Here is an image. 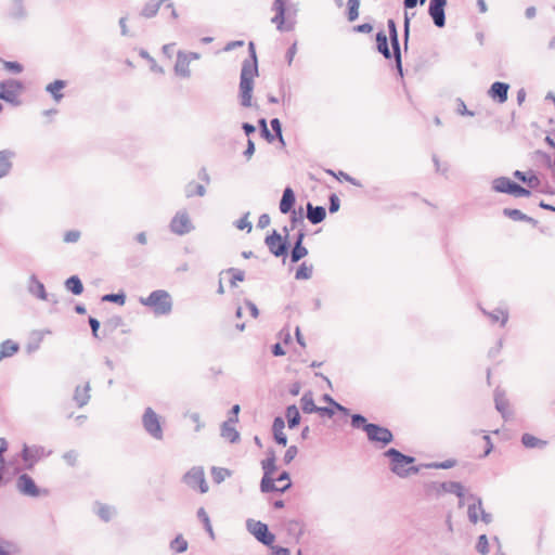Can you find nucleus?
Listing matches in <instances>:
<instances>
[{"label": "nucleus", "instance_id": "obj_4", "mask_svg": "<svg viewBox=\"0 0 555 555\" xmlns=\"http://www.w3.org/2000/svg\"><path fill=\"white\" fill-rule=\"evenodd\" d=\"M141 423L146 434L153 439L157 441L164 439V421L151 406L144 410V413L141 416Z\"/></svg>", "mask_w": 555, "mask_h": 555}, {"label": "nucleus", "instance_id": "obj_59", "mask_svg": "<svg viewBox=\"0 0 555 555\" xmlns=\"http://www.w3.org/2000/svg\"><path fill=\"white\" fill-rule=\"evenodd\" d=\"M476 550L482 555H487L489 553V542L486 534L479 535Z\"/></svg>", "mask_w": 555, "mask_h": 555}, {"label": "nucleus", "instance_id": "obj_61", "mask_svg": "<svg viewBox=\"0 0 555 555\" xmlns=\"http://www.w3.org/2000/svg\"><path fill=\"white\" fill-rule=\"evenodd\" d=\"M323 400L334 406L337 411L344 413L345 415L349 414V409L336 402L330 395H323Z\"/></svg>", "mask_w": 555, "mask_h": 555}, {"label": "nucleus", "instance_id": "obj_24", "mask_svg": "<svg viewBox=\"0 0 555 555\" xmlns=\"http://www.w3.org/2000/svg\"><path fill=\"white\" fill-rule=\"evenodd\" d=\"M292 487V483H286L283 487L279 488L275 485V479L272 476L263 475L260 481V490L263 493L270 492H286Z\"/></svg>", "mask_w": 555, "mask_h": 555}, {"label": "nucleus", "instance_id": "obj_41", "mask_svg": "<svg viewBox=\"0 0 555 555\" xmlns=\"http://www.w3.org/2000/svg\"><path fill=\"white\" fill-rule=\"evenodd\" d=\"M184 193L188 198H191L195 195L204 196L206 194V189L203 184L191 181L185 185Z\"/></svg>", "mask_w": 555, "mask_h": 555}, {"label": "nucleus", "instance_id": "obj_28", "mask_svg": "<svg viewBox=\"0 0 555 555\" xmlns=\"http://www.w3.org/2000/svg\"><path fill=\"white\" fill-rule=\"evenodd\" d=\"M307 218L312 224H319L326 218V210L323 206H313L307 203Z\"/></svg>", "mask_w": 555, "mask_h": 555}, {"label": "nucleus", "instance_id": "obj_54", "mask_svg": "<svg viewBox=\"0 0 555 555\" xmlns=\"http://www.w3.org/2000/svg\"><path fill=\"white\" fill-rule=\"evenodd\" d=\"M102 301L114 302L121 306L126 301V294L124 292L106 294L102 296Z\"/></svg>", "mask_w": 555, "mask_h": 555}, {"label": "nucleus", "instance_id": "obj_56", "mask_svg": "<svg viewBox=\"0 0 555 555\" xmlns=\"http://www.w3.org/2000/svg\"><path fill=\"white\" fill-rule=\"evenodd\" d=\"M271 128L273 130V134L275 139H278L283 145H285V141L282 133V122L279 118H272L270 121Z\"/></svg>", "mask_w": 555, "mask_h": 555}, {"label": "nucleus", "instance_id": "obj_21", "mask_svg": "<svg viewBox=\"0 0 555 555\" xmlns=\"http://www.w3.org/2000/svg\"><path fill=\"white\" fill-rule=\"evenodd\" d=\"M15 157V152L12 150H1L0 151V179L7 177L13 167V158Z\"/></svg>", "mask_w": 555, "mask_h": 555}, {"label": "nucleus", "instance_id": "obj_23", "mask_svg": "<svg viewBox=\"0 0 555 555\" xmlns=\"http://www.w3.org/2000/svg\"><path fill=\"white\" fill-rule=\"evenodd\" d=\"M47 334H51V332L49 330L31 332L29 339L25 346L26 352L28 354H31V353L36 352L37 350H39L41 343L44 338V335H47Z\"/></svg>", "mask_w": 555, "mask_h": 555}, {"label": "nucleus", "instance_id": "obj_46", "mask_svg": "<svg viewBox=\"0 0 555 555\" xmlns=\"http://www.w3.org/2000/svg\"><path fill=\"white\" fill-rule=\"evenodd\" d=\"M360 0H348L347 1V18L349 22H353L359 17Z\"/></svg>", "mask_w": 555, "mask_h": 555}, {"label": "nucleus", "instance_id": "obj_10", "mask_svg": "<svg viewBox=\"0 0 555 555\" xmlns=\"http://www.w3.org/2000/svg\"><path fill=\"white\" fill-rule=\"evenodd\" d=\"M287 2L288 0H274L272 4V10L275 12V15L272 17L271 22L276 25L280 31H289L294 28L292 23H285Z\"/></svg>", "mask_w": 555, "mask_h": 555}, {"label": "nucleus", "instance_id": "obj_39", "mask_svg": "<svg viewBox=\"0 0 555 555\" xmlns=\"http://www.w3.org/2000/svg\"><path fill=\"white\" fill-rule=\"evenodd\" d=\"M301 410L304 413H314L317 410V404L314 403L312 391L308 390L304 393L300 399Z\"/></svg>", "mask_w": 555, "mask_h": 555}, {"label": "nucleus", "instance_id": "obj_20", "mask_svg": "<svg viewBox=\"0 0 555 555\" xmlns=\"http://www.w3.org/2000/svg\"><path fill=\"white\" fill-rule=\"evenodd\" d=\"M8 16L14 21H24L28 16L24 0H11Z\"/></svg>", "mask_w": 555, "mask_h": 555}, {"label": "nucleus", "instance_id": "obj_33", "mask_svg": "<svg viewBox=\"0 0 555 555\" xmlns=\"http://www.w3.org/2000/svg\"><path fill=\"white\" fill-rule=\"evenodd\" d=\"M521 443L527 449H544L547 446L546 440H542L528 433L521 436Z\"/></svg>", "mask_w": 555, "mask_h": 555}, {"label": "nucleus", "instance_id": "obj_29", "mask_svg": "<svg viewBox=\"0 0 555 555\" xmlns=\"http://www.w3.org/2000/svg\"><path fill=\"white\" fill-rule=\"evenodd\" d=\"M513 176L522 183H526L530 189H537L541 183L539 177L532 171L515 170Z\"/></svg>", "mask_w": 555, "mask_h": 555}, {"label": "nucleus", "instance_id": "obj_25", "mask_svg": "<svg viewBox=\"0 0 555 555\" xmlns=\"http://www.w3.org/2000/svg\"><path fill=\"white\" fill-rule=\"evenodd\" d=\"M296 203V196L291 186H286L283 191L282 198L280 201V211L282 214H289L294 209V205Z\"/></svg>", "mask_w": 555, "mask_h": 555}, {"label": "nucleus", "instance_id": "obj_55", "mask_svg": "<svg viewBox=\"0 0 555 555\" xmlns=\"http://www.w3.org/2000/svg\"><path fill=\"white\" fill-rule=\"evenodd\" d=\"M227 273L231 274L232 279L230 284L232 287L236 286V282H243L245 280V272L237 268H229Z\"/></svg>", "mask_w": 555, "mask_h": 555}, {"label": "nucleus", "instance_id": "obj_60", "mask_svg": "<svg viewBox=\"0 0 555 555\" xmlns=\"http://www.w3.org/2000/svg\"><path fill=\"white\" fill-rule=\"evenodd\" d=\"M478 513H480L478 509V504L476 501H473V503L468 505L467 509V515L470 522L477 524L479 520Z\"/></svg>", "mask_w": 555, "mask_h": 555}, {"label": "nucleus", "instance_id": "obj_9", "mask_svg": "<svg viewBox=\"0 0 555 555\" xmlns=\"http://www.w3.org/2000/svg\"><path fill=\"white\" fill-rule=\"evenodd\" d=\"M365 428V434L367 436L369 441L374 443H380V447L384 448L387 444L393 441V435L390 429L387 427L380 426L378 424L367 425Z\"/></svg>", "mask_w": 555, "mask_h": 555}, {"label": "nucleus", "instance_id": "obj_2", "mask_svg": "<svg viewBox=\"0 0 555 555\" xmlns=\"http://www.w3.org/2000/svg\"><path fill=\"white\" fill-rule=\"evenodd\" d=\"M384 455L390 461V470L401 478H405L410 475H415L420 472L418 466H409L415 462V457L403 454L395 448H390L385 451Z\"/></svg>", "mask_w": 555, "mask_h": 555}, {"label": "nucleus", "instance_id": "obj_47", "mask_svg": "<svg viewBox=\"0 0 555 555\" xmlns=\"http://www.w3.org/2000/svg\"><path fill=\"white\" fill-rule=\"evenodd\" d=\"M468 500H472V501H476L477 504H478V509L480 512V520L483 521L485 524H490L492 521V515L490 513H487L483 507H482V500L481 498L470 493L468 495Z\"/></svg>", "mask_w": 555, "mask_h": 555}, {"label": "nucleus", "instance_id": "obj_18", "mask_svg": "<svg viewBox=\"0 0 555 555\" xmlns=\"http://www.w3.org/2000/svg\"><path fill=\"white\" fill-rule=\"evenodd\" d=\"M516 185L517 182L512 179L507 177H499L492 181L491 188L496 193H504L513 196Z\"/></svg>", "mask_w": 555, "mask_h": 555}, {"label": "nucleus", "instance_id": "obj_34", "mask_svg": "<svg viewBox=\"0 0 555 555\" xmlns=\"http://www.w3.org/2000/svg\"><path fill=\"white\" fill-rule=\"evenodd\" d=\"M20 350V345L12 339H7L0 344V361L13 357Z\"/></svg>", "mask_w": 555, "mask_h": 555}, {"label": "nucleus", "instance_id": "obj_17", "mask_svg": "<svg viewBox=\"0 0 555 555\" xmlns=\"http://www.w3.org/2000/svg\"><path fill=\"white\" fill-rule=\"evenodd\" d=\"M509 85L502 81L493 82L489 90L488 95L499 104H503L508 99Z\"/></svg>", "mask_w": 555, "mask_h": 555}, {"label": "nucleus", "instance_id": "obj_12", "mask_svg": "<svg viewBox=\"0 0 555 555\" xmlns=\"http://www.w3.org/2000/svg\"><path fill=\"white\" fill-rule=\"evenodd\" d=\"M17 491L26 496L38 498L41 493L40 488L28 474H21L16 480Z\"/></svg>", "mask_w": 555, "mask_h": 555}, {"label": "nucleus", "instance_id": "obj_63", "mask_svg": "<svg viewBox=\"0 0 555 555\" xmlns=\"http://www.w3.org/2000/svg\"><path fill=\"white\" fill-rule=\"evenodd\" d=\"M248 216H249V212H246L242 218H240L235 225L238 230H247L248 232L251 231V222L248 221Z\"/></svg>", "mask_w": 555, "mask_h": 555}, {"label": "nucleus", "instance_id": "obj_32", "mask_svg": "<svg viewBox=\"0 0 555 555\" xmlns=\"http://www.w3.org/2000/svg\"><path fill=\"white\" fill-rule=\"evenodd\" d=\"M376 48L377 51L387 60L392 57L391 51L388 44V38L384 30L376 34Z\"/></svg>", "mask_w": 555, "mask_h": 555}, {"label": "nucleus", "instance_id": "obj_51", "mask_svg": "<svg viewBox=\"0 0 555 555\" xmlns=\"http://www.w3.org/2000/svg\"><path fill=\"white\" fill-rule=\"evenodd\" d=\"M291 229L295 230L296 228H305V220L302 215V209L300 208L299 211L293 210L291 211Z\"/></svg>", "mask_w": 555, "mask_h": 555}, {"label": "nucleus", "instance_id": "obj_38", "mask_svg": "<svg viewBox=\"0 0 555 555\" xmlns=\"http://www.w3.org/2000/svg\"><path fill=\"white\" fill-rule=\"evenodd\" d=\"M65 287L68 292L74 295H81L83 292V285L79 276L72 275L65 281Z\"/></svg>", "mask_w": 555, "mask_h": 555}, {"label": "nucleus", "instance_id": "obj_35", "mask_svg": "<svg viewBox=\"0 0 555 555\" xmlns=\"http://www.w3.org/2000/svg\"><path fill=\"white\" fill-rule=\"evenodd\" d=\"M285 417L289 429L296 428L300 424V413L295 404L288 405L285 411Z\"/></svg>", "mask_w": 555, "mask_h": 555}, {"label": "nucleus", "instance_id": "obj_22", "mask_svg": "<svg viewBox=\"0 0 555 555\" xmlns=\"http://www.w3.org/2000/svg\"><path fill=\"white\" fill-rule=\"evenodd\" d=\"M189 66H190L189 55L182 51H179L177 54V60H176V64H175L176 75L183 77V78H189L191 76Z\"/></svg>", "mask_w": 555, "mask_h": 555}, {"label": "nucleus", "instance_id": "obj_50", "mask_svg": "<svg viewBox=\"0 0 555 555\" xmlns=\"http://www.w3.org/2000/svg\"><path fill=\"white\" fill-rule=\"evenodd\" d=\"M351 426L357 429H362L365 431V428H367V425H372L373 423H369L365 416L362 414L356 413L351 415Z\"/></svg>", "mask_w": 555, "mask_h": 555}, {"label": "nucleus", "instance_id": "obj_42", "mask_svg": "<svg viewBox=\"0 0 555 555\" xmlns=\"http://www.w3.org/2000/svg\"><path fill=\"white\" fill-rule=\"evenodd\" d=\"M308 255V249L300 243H294L293 248L289 253L291 261L297 263L304 257Z\"/></svg>", "mask_w": 555, "mask_h": 555}, {"label": "nucleus", "instance_id": "obj_1", "mask_svg": "<svg viewBox=\"0 0 555 555\" xmlns=\"http://www.w3.org/2000/svg\"><path fill=\"white\" fill-rule=\"evenodd\" d=\"M249 56L242 63L241 75H240V103L243 107H251L253 90H254V78L259 75L258 70V59L256 54L255 43L249 41L248 43Z\"/></svg>", "mask_w": 555, "mask_h": 555}, {"label": "nucleus", "instance_id": "obj_62", "mask_svg": "<svg viewBox=\"0 0 555 555\" xmlns=\"http://www.w3.org/2000/svg\"><path fill=\"white\" fill-rule=\"evenodd\" d=\"M328 202H330V205H328L330 212L331 214L337 212L340 208L339 197L335 193H332L328 197Z\"/></svg>", "mask_w": 555, "mask_h": 555}, {"label": "nucleus", "instance_id": "obj_31", "mask_svg": "<svg viewBox=\"0 0 555 555\" xmlns=\"http://www.w3.org/2000/svg\"><path fill=\"white\" fill-rule=\"evenodd\" d=\"M73 399L79 408L85 406L90 400L89 383H87L83 387L77 386Z\"/></svg>", "mask_w": 555, "mask_h": 555}, {"label": "nucleus", "instance_id": "obj_30", "mask_svg": "<svg viewBox=\"0 0 555 555\" xmlns=\"http://www.w3.org/2000/svg\"><path fill=\"white\" fill-rule=\"evenodd\" d=\"M235 423L230 421H224L221 425V437L231 443H236L240 441V433L234 428Z\"/></svg>", "mask_w": 555, "mask_h": 555}, {"label": "nucleus", "instance_id": "obj_40", "mask_svg": "<svg viewBox=\"0 0 555 555\" xmlns=\"http://www.w3.org/2000/svg\"><path fill=\"white\" fill-rule=\"evenodd\" d=\"M482 312L490 318L492 323L501 322V326H504L508 320V312L501 308H496L492 312L486 310Z\"/></svg>", "mask_w": 555, "mask_h": 555}, {"label": "nucleus", "instance_id": "obj_52", "mask_svg": "<svg viewBox=\"0 0 555 555\" xmlns=\"http://www.w3.org/2000/svg\"><path fill=\"white\" fill-rule=\"evenodd\" d=\"M502 214L512 219L513 221H524L526 220V214L516 208H504Z\"/></svg>", "mask_w": 555, "mask_h": 555}, {"label": "nucleus", "instance_id": "obj_57", "mask_svg": "<svg viewBox=\"0 0 555 555\" xmlns=\"http://www.w3.org/2000/svg\"><path fill=\"white\" fill-rule=\"evenodd\" d=\"M456 465V461L454 459H449L443 462H433L426 465L427 468L435 469H449Z\"/></svg>", "mask_w": 555, "mask_h": 555}, {"label": "nucleus", "instance_id": "obj_58", "mask_svg": "<svg viewBox=\"0 0 555 555\" xmlns=\"http://www.w3.org/2000/svg\"><path fill=\"white\" fill-rule=\"evenodd\" d=\"M2 64L7 70L13 74H21L24 70L23 65L16 61H2Z\"/></svg>", "mask_w": 555, "mask_h": 555}, {"label": "nucleus", "instance_id": "obj_53", "mask_svg": "<svg viewBox=\"0 0 555 555\" xmlns=\"http://www.w3.org/2000/svg\"><path fill=\"white\" fill-rule=\"evenodd\" d=\"M275 462L276 460H273L272 457H266L261 461L263 475L273 476L278 469Z\"/></svg>", "mask_w": 555, "mask_h": 555}, {"label": "nucleus", "instance_id": "obj_13", "mask_svg": "<svg viewBox=\"0 0 555 555\" xmlns=\"http://www.w3.org/2000/svg\"><path fill=\"white\" fill-rule=\"evenodd\" d=\"M448 0H430L428 14L433 18L434 25L438 28L446 26V7Z\"/></svg>", "mask_w": 555, "mask_h": 555}, {"label": "nucleus", "instance_id": "obj_7", "mask_svg": "<svg viewBox=\"0 0 555 555\" xmlns=\"http://www.w3.org/2000/svg\"><path fill=\"white\" fill-rule=\"evenodd\" d=\"M247 530L266 546H271V544L275 541V535L270 532L268 525L260 520L247 519L246 520Z\"/></svg>", "mask_w": 555, "mask_h": 555}, {"label": "nucleus", "instance_id": "obj_45", "mask_svg": "<svg viewBox=\"0 0 555 555\" xmlns=\"http://www.w3.org/2000/svg\"><path fill=\"white\" fill-rule=\"evenodd\" d=\"M197 518L203 522L205 530L211 539H215V533L208 514L204 507L197 509Z\"/></svg>", "mask_w": 555, "mask_h": 555}, {"label": "nucleus", "instance_id": "obj_19", "mask_svg": "<svg viewBox=\"0 0 555 555\" xmlns=\"http://www.w3.org/2000/svg\"><path fill=\"white\" fill-rule=\"evenodd\" d=\"M92 511L104 522L111 521L116 516V508L114 506L100 501L93 503Z\"/></svg>", "mask_w": 555, "mask_h": 555}, {"label": "nucleus", "instance_id": "obj_37", "mask_svg": "<svg viewBox=\"0 0 555 555\" xmlns=\"http://www.w3.org/2000/svg\"><path fill=\"white\" fill-rule=\"evenodd\" d=\"M285 530L288 535L299 539L304 533V526L299 520L291 519L285 522Z\"/></svg>", "mask_w": 555, "mask_h": 555}, {"label": "nucleus", "instance_id": "obj_48", "mask_svg": "<svg viewBox=\"0 0 555 555\" xmlns=\"http://www.w3.org/2000/svg\"><path fill=\"white\" fill-rule=\"evenodd\" d=\"M313 266H307L306 262H302L296 270L295 279L296 280H309L312 276Z\"/></svg>", "mask_w": 555, "mask_h": 555}, {"label": "nucleus", "instance_id": "obj_16", "mask_svg": "<svg viewBox=\"0 0 555 555\" xmlns=\"http://www.w3.org/2000/svg\"><path fill=\"white\" fill-rule=\"evenodd\" d=\"M433 488L436 490L438 494L452 493L455 494L459 499L465 496V489L462 486V483L457 481L434 482Z\"/></svg>", "mask_w": 555, "mask_h": 555}, {"label": "nucleus", "instance_id": "obj_36", "mask_svg": "<svg viewBox=\"0 0 555 555\" xmlns=\"http://www.w3.org/2000/svg\"><path fill=\"white\" fill-rule=\"evenodd\" d=\"M494 403L495 409L501 413L502 417L506 420L508 416V400L505 398L504 392L500 389H495L494 391Z\"/></svg>", "mask_w": 555, "mask_h": 555}, {"label": "nucleus", "instance_id": "obj_27", "mask_svg": "<svg viewBox=\"0 0 555 555\" xmlns=\"http://www.w3.org/2000/svg\"><path fill=\"white\" fill-rule=\"evenodd\" d=\"M67 86V81L63 79H56L50 83H48L44 88L46 92H48L52 99L59 103L64 98V94L61 92Z\"/></svg>", "mask_w": 555, "mask_h": 555}, {"label": "nucleus", "instance_id": "obj_5", "mask_svg": "<svg viewBox=\"0 0 555 555\" xmlns=\"http://www.w3.org/2000/svg\"><path fill=\"white\" fill-rule=\"evenodd\" d=\"M24 85L16 79H7L0 82V100L12 105H18V95L22 93Z\"/></svg>", "mask_w": 555, "mask_h": 555}, {"label": "nucleus", "instance_id": "obj_3", "mask_svg": "<svg viewBox=\"0 0 555 555\" xmlns=\"http://www.w3.org/2000/svg\"><path fill=\"white\" fill-rule=\"evenodd\" d=\"M141 305L149 307L157 317L168 315L172 311V298L165 289L154 291L146 298H141Z\"/></svg>", "mask_w": 555, "mask_h": 555}, {"label": "nucleus", "instance_id": "obj_26", "mask_svg": "<svg viewBox=\"0 0 555 555\" xmlns=\"http://www.w3.org/2000/svg\"><path fill=\"white\" fill-rule=\"evenodd\" d=\"M27 289L33 296L41 300H49L43 283H41L35 274L30 275Z\"/></svg>", "mask_w": 555, "mask_h": 555}, {"label": "nucleus", "instance_id": "obj_14", "mask_svg": "<svg viewBox=\"0 0 555 555\" xmlns=\"http://www.w3.org/2000/svg\"><path fill=\"white\" fill-rule=\"evenodd\" d=\"M170 230L175 234L184 235L193 230L192 222L186 211H178L170 222Z\"/></svg>", "mask_w": 555, "mask_h": 555}, {"label": "nucleus", "instance_id": "obj_43", "mask_svg": "<svg viewBox=\"0 0 555 555\" xmlns=\"http://www.w3.org/2000/svg\"><path fill=\"white\" fill-rule=\"evenodd\" d=\"M189 543L182 534H178L169 544L170 551L175 553H183L188 550Z\"/></svg>", "mask_w": 555, "mask_h": 555}, {"label": "nucleus", "instance_id": "obj_6", "mask_svg": "<svg viewBox=\"0 0 555 555\" xmlns=\"http://www.w3.org/2000/svg\"><path fill=\"white\" fill-rule=\"evenodd\" d=\"M264 244L274 257L285 258L289 253V241L283 238L276 230H273L271 234L266 236Z\"/></svg>", "mask_w": 555, "mask_h": 555}, {"label": "nucleus", "instance_id": "obj_15", "mask_svg": "<svg viewBox=\"0 0 555 555\" xmlns=\"http://www.w3.org/2000/svg\"><path fill=\"white\" fill-rule=\"evenodd\" d=\"M162 7H164V10L170 11V16L173 20L178 17V13L173 8V3L170 0H158L147 2L144 5L143 10L141 11V15H144L146 17H153Z\"/></svg>", "mask_w": 555, "mask_h": 555}, {"label": "nucleus", "instance_id": "obj_11", "mask_svg": "<svg viewBox=\"0 0 555 555\" xmlns=\"http://www.w3.org/2000/svg\"><path fill=\"white\" fill-rule=\"evenodd\" d=\"M51 451L48 453L46 452V449L41 446H27L24 444V448L22 450V459L25 462V468L31 469L37 461L44 457L46 455H49Z\"/></svg>", "mask_w": 555, "mask_h": 555}, {"label": "nucleus", "instance_id": "obj_49", "mask_svg": "<svg viewBox=\"0 0 555 555\" xmlns=\"http://www.w3.org/2000/svg\"><path fill=\"white\" fill-rule=\"evenodd\" d=\"M231 476V472L228 468L223 467H212L211 468V477L214 482L221 483L227 477Z\"/></svg>", "mask_w": 555, "mask_h": 555}, {"label": "nucleus", "instance_id": "obj_44", "mask_svg": "<svg viewBox=\"0 0 555 555\" xmlns=\"http://www.w3.org/2000/svg\"><path fill=\"white\" fill-rule=\"evenodd\" d=\"M414 15H415V13H412L410 15L408 13V11L404 12V21H403V49H404L405 52L409 49L411 18Z\"/></svg>", "mask_w": 555, "mask_h": 555}, {"label": "nucleus", "instance_id": "obj_8", "mask_svg": "<svg viewBox=\"0 0 555 555\" xmlns=\"http://www.w3.org/2000/svg\"><path fill=\"white\" fill-rule=\"evenodd\" d=\"M182 481L191 489L196 490L201 493L208 491V485L205 479L204 468L202 466H193L182 477Z\"/></svg>", "mask_w": 555, "mask_h": 555}, {"label": "nucleus", "instance_id": "obj_64", "mask_svg": "<svg viewBox=\"0 0 555 555\" xmlns=\"http://www.w3.org/2000/svg\"><path fill=\"white\" fill-rule=\"evenodd\" d=\"M389 40H390L391 48H392L391 54H392L393 59L401 57V47H400L399 36L389 37Z\"/></svg>", "mask_w": 555, "mask_h": 555}]
</instances>
